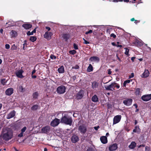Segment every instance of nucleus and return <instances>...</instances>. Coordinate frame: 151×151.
<instances>
[{
    "mask_svg": "<svg viewBox=\"0 0 151 151\" xmlns=\"http://www.w3.org/2000/svg\"><path fill=\"white\" fill-rule=\"evenodd\" d=\"M3 137V139L5 141H8L11 139L13 137L12 131L9 128H7L3 130L1 134Z\"/></svg>",
    "mask_w": 151,
    "mask_h": 151,
    "instance_id": "1",
    "label": "nucleus"
},
{
    "mask_svg": "<svg viewBox=\"0 0 151 151\" xmlns=\"http://www.w3.org/2000/svg\"><path fill=\"white\" fill-rule=\"evenodd\" d=\"M73 122L72 117L69 116L68 114H65L62 116L60 119V122L66 125H71Z\"/></svg>",
    "mask_w": 151,
    "mask_h": 151,
    "instance_id": "2",
    "label": "nucleus"
},
{
    "mask_svg": "<svg viewBox=\"0 0 151 151\" xmlns=\"http://www.w3.org/2000/svg\"><path fill=\"white\" fill-rule=\"evenodd\" d=\"M116 88L117 89H119L120 88V86L119 84L115 83V82L112 83L110 85L105 86L106 89L108 90L112 91V88L113 90H115L114 88Z\"/></svg>",
    "mask_w": 151,
    "mask_h": 151,
    "instance_id": "3",
    "label": "nucleus"
},
{
    "mask_svg": "<svg viewBox=\"0 0 151 151\" xmlns=\"http://www.w3.org/2000/svg\"><path fill=\"white\" fill-rule=\"evenodd\" d=\"M66 87L63 85H61L58 87L56 89V91L59 94H62L65 92Z\"/></svg>",
    "mask_w": 151,
    "mask_h": 151,
    "instance_id": "4",
    "label": "nucleus"
},
{
    "mask_svg": "<svg viewBox=\"0 0 151 151\" xmlns=\"http://www.w3.org/2000/svg\"><path fill=\"white\" fill-rule=\"evenodd\" d=\"M84 96V91L81 90L76 94L75 98L77 100H80L82 99Z\"/></svg>",
    "mask_w": 151,
    "mask_h": 151,
    "instance_id": "5",
    "label": "nucleus"
},
{
    "mask_svg": "<svg viewBox=\"0 0 151 151\" xmlns=\"http://www.w3.org/2000/svg\"><path fill=\"white\" fill-rule=\"evenodd\" d=\"M78 130L81 134H84L86 132L87 128L85 125L83 124L79 126Z\"/></svg>",
    "mask_w": 151,
    "mask_h": 151,
    "instance_id": "6",
    "label": "nucleus"
},
{
    "mask_svg": "<svg viewBox=\"0 0 151 151\" xmlns=\"http://www.w3.org/2000/svg\"><path fill=\"white\" fill-rule=\"evenodd\" d=\"M132 101L133 100L131 98H125L123 101V103L126 106H129L132 104Z\"/></svg>",
    "mask_w": 151,
    "mask_h": 151,
    "instance_id": "7",
    "label": "nucleus"
},
{
    "mask_svg": "<svg viewBox=\"0 0 151 151\" xmlns=\"http://www.w3.org/2000/svg\"><path fill=\"white\" fill-rule=\"evenodd\" d=\"M71 141L72 143H75L77 142L79 140V137L76 134H73L71 138Z\"/></svg>",
    "mask_w": 151,
    "mask_h": 151,
    "instance_id": "8",
    "label": "nucleus"
},
{
    "mask_svg": "<svg viewBox=\"0 0 151 151\" xmlns=\"http://www.w3.org/2000/svg\"><path fill=\"white\" fill-rule=\"evenodd\" d=\"M141 99L144 101H147L151 99V94L144 95L141 97Z\"/></svg>",
    "mask_w": 151,
    "mask_h": 151,
    "instance_id": "9",
    "label": "nucleus"
},
{
    "mask_svg": "<svg viewBox=\"0 0 151 151\" xmlns=\"http://www.w3.org/2000/svg\"><path fill=\"white\" fill-rule=\"evenodd\" d=\"M50 130V127L48 126H46L43 127L41 131L42 133L47 134L49 132Z\"/></svg>",
    "mask_w": 151,
    "mask_h": 151,
    "instance_id": "10",
    "label": "nucleus"
},
{
    "mask_svg": "<svg viewBox=\"0 0 151 151\" xmlns=\"http://www.w3.org/2000/svg\"><path fill=\"white\" fill-rule=\"evenodd\" d=\"M60 119L57 118H55L50 123V125L53 127L57 126L60 123Z\"/></svg>",
    "mask_w": 151,
    "mask_h": 151,
    "instance_id": "11",
    "label": "nucleus"
},
{
    "mask_svg": "<svg viewBox=\"0 0 151 151\" xmlns=\"http://www.w3.org/2000/svg\"><path fill=\"white\" fill-rule=\"evenodd\" d=\"M122 116L121 115L115 116L113 119V124H116L119 123L121 120Z\"/></svg>",
    "mask_w": 151,
    "mask_h": 151,
    "instance_id": "12",
    "label": "nucleus"
},
{
    "mask_svg": "<svg viewBox=\"0 0 151 151\" xmlns=\"http://www.w3.org/2000/svg\"><path fill=\"white\" fill-rule=\"evenodd\" d=\"M23 72H24L23 70L22 69H20L16 71L15 74L18 77L23 78L24 77V76L22 75Z\"/></svg>",
    "mask_w": 151,
    "mask_h": 151,
    "instance_id": "13",
    "label": "nucleus"
},
{
    "mask_svg": "<svg viewBox=\"0 0 151 151\" xmlns=\"http://www.w3.org/2000/svg\"><path fill=\"white\" fill-rule=\"evenodd\" d=\"M13 89L12 88H9L6 90L5 93L6 95L10 96L13 93Z\"/></svg>",
    "mask_w": 151,
    "mask_h": 151,
    "instance_id": "14",
    "label": "nucleus"
},
{
    "mask_svg": "<svg viewBox=\"0 0 151 151\" xmlns=\"http://www.w3.org/2000/svg\"><path fill=\"white\" fill-rule=\"evenodd\" d=\"M16 111L14 110L11 111L8 114L6 117V118L8 119H10L14 117L15 115Z\"/></svg>",
    "mask_w": 151,
    "mask_h": 151,
    "instance_id": "15",
    "label": "nucleus"
},
{
    "mask_svg": "<svg viewBox=\"0 0 151 151\" xmlns=\"http://www.w3.org/2000/svg\"><path fill=\"white\" fill-rule=\"evenodd\" d=\"M117 145L116 143L113 144L109 147V150L110 151L115 150L117 148Z\"/></svg>",
    "mask_w": 151,
    "mask_h": 151,
    "instance_id": "16",
    "label": "nucleus"
},
{
    "mask_svg": "<svg viewBox=\"0 0 151 151\" xmlns=\"http://www.w3.org/2000/svg\"><path fill=\"white\" fill-rule=\"evenodd\" d=\"M99 83L96 81H94L92 82L91 87L93 89L95 90L99 87Z\"/></svg>",
    "mask_w": 151,
    "mask_h": 151,
    "instance_id": "17",
    "label": "nucleus"
},
{
    "mask_svg": "<svg viewBox=\"0 0 151 151\" xmlns=\"http://www.w3.org/2000/svg\"><path fill=\"white\" fill-rule=\"evenodd\" d=\"M89 60L91 61H97L99 62L100 61L99 58L97 56H92L89 59Z\"/></svg>",
    "mask_w": 151,
    "mask_h": 151,
    "instance_id": "18",
    "label": "nucleus"
},
{
    "mask_svg": "<svg viewBox=\"0 0 151 151\" xmlns=\"http://www.w3.org/2000/svg\"><path fill=\"white\" fill-rule=\"evenodd\" d=\"M150 73L148 70H145L144 72L141 75L142 78H147L149 76Z\"/></svg>",
    "mask_w": 151,
    "mask_h": 151,
    "instance_id": "19",
    "label": "nucleus"
},
{
    "mask_svg": "<svg viewBox=\"0 0 151 151\" xmlns=\"http://www.w3.org/2000/svg\"><path fill=\"white\" fill-rule=\"evenodd\" d=\"M52 33L50 32H45L44 35V37L48 39H50L51 37Z\"/></svg>",
    "mask_w": 151,
    "mask_h": 151,
    "instance_id": "20",
    "label": "nucleus"
},
{
    "mask_svg": "<svg viewBox=\"0 0 151 151\" xmlns=\"http://www.w3.org/2000/svg\"><path fill=\"white\" fill-rule=\"evenodd\" d=\"M70 37V35L69 34H64L62 35V37L63 38V39L65 40V41H67L69 39Z\"/></svg>",
    "mask_w": 151,
    "mask_h": 151,
    "instance_id": "21",
    "label": "nucleus"
},
{
    "mask_svg": "<svg viewBox=\"0 0 151 151\" xmlns=\"http://www.w3.org/2000/svg\"><path fill=\"white\" fill-rule=\"evenodd\" d=\"M100 140L101 142L104 144H106L107 142V139L106 136H102L100 138Z\"/></svg>",
    "mask_w": 151,
    "mask_h": 151,
    "instance_id": "22",
    "label": "nucleus"
},
{
    "mask_svg": "<svg viewBox=\"0 0 151 151\" xmlns=\"http://www.w3.org/2000/svg\"><path fill=\"white\" fill-rule=\"evenodd\" d=\"M22 26L24 29H28L31 28L32 27V25L31 24L26 23L23 24Z\"/></svg>",
    "mask_w": 151,
    "mask_h": 151,
    "instance_id": "23",
    "label": "nucleus"
},
{
    "mask_svg": "<svg viewBox=\"0 0 151 151\" xmlns=\"http://www.w3.org/2000/svg\"><path fill=\"white\" fill-rule=\"evenodd\" d=\"M27 129V127H24L21 130V133L18 135V137H21L23 136V133Z\"/></svg>",
    "mask_w": 151,
    "mask_h": 151,
    "instance_id": "24",
    "label": "nucleus"
},
{
    "mask_svg": "<svg viewBox=\"0 0 151 151\" xmlns=\"http://www.w3.org/2000/svg\"><path fill=\"white\" fill-rule=\"evenodd\" d=\"M136 144L135 142H132L129 146V147L130 149H133L136 147Z\"/></svg>",
    "mask_w": 151,
    "mask_h": 151,
    "instance_id": "25",
    "label": "nucleus"
},
{
    "mask_svg": "<svg viewBox=\"0 0 151 151\" xmlns=\"http://www.w3.org/2000/svg\"><path fill=\"white\" fill-rule=\"evenodd\" d=\"M91 100L92 101L94 102H97L99 101L98 97L96 95H94L92 97Z\"/></svg>",
    "mask_w": 151,
    "mask_h": 151,
    "instance_id": "26",
    "label": "nucleus"
},
{
    "mask_svg": "<svg viewBox=\"0 0 151 151\" xmlns=\"http://www.w3.org/2000/svg\"><path fill=\"white\" fill-rule=\"evenodd\" d=\"M58 71L59 73H64V69L63 66V65L61 66L60 68L58 69Z\"/></svg>",
    "mask_w": 151,
    "mask_h": 151,
    "instance_id": "27",
    "label": "nucleus"
},
{
    "mask_svg": "<svg viewBox=\"0 0 151 151\" xmlns=\"http://www.w3.org/2000/svg\"><path fill=\"white\" fill-rule=\"evenodd\" d=\"M140 130H141L139 128V126L138 125H137L134 127V129L133 130V132H134L136 133L137 132H140Z\"/></svg>",
    "mask_w": 151,
    "mask_h": 151,
    "instance_id": "28",
    "label": "nucleus"
},
{
    "mask_svg": "<svg viewBox=\"0 0 151 151\" xmlns=\"http://www.w3.org/2000/svg\"><path fill=\"white\" fill-rule=\"evenodd\" d=\"M39 108V106L38 105H34L31 108V109L33 111L36 110Z\"/></svg>",
    "mask_w": 151,
    "mask_h": 151,
    "instance_id": "29",
    "label": "nucleus"
},
{
    "mask_svg": "<svg viewBox=\"0 0 151 151\" xmlns=\"http://www.w3.org/2000/svg\"><path fill=\"white\" fill-rule=\"evenodd\" d=\"M135 95L137 96H138L140 94V88H137L135 89Z\"/></svg>",
    "mask_w": 151,
    "mask_h": 151,
    "instance_id": "30",
    "label": "nucleus"
},
{
    "mask_svg": "<svg viewBox=\"0 0 151 151\" xmlns=\"http://www.w3.org/2000/svg\"><path fill=\"white\" fill-rule=\"evenodd\" d=\"M39 93L37 92H35L34 93L32 94L33 99H37Z\"/></svg>",
    "mask_w": 151,
    "mask_h": 151,
    "instance_id": "31",
    "label": "nucleus"
},
{
    "mask_svg": "<svg viewBox=\"0 0 151 151\" xmlns=\"http://www.w3.org/2000/svg\"><path fill=\"white\" fill-rule=\"evenodd\" d=\"M93 70V67L91 64H90L88 67L87 71L88 72H91Z\"/></svg>",
    "mask_w": 151,
    "mask_h": 151,
    "instance_id": "32",
    "label": "nucleus"
},
{
    "mask_svg": "<svg viewBox=\"0 0 151 151\" xmlns=\"http://www.w3.org/2000/svg\"><path fill=\"white\" fill-rule=\"evenodd\" d=\"M36 32V29H35L32 32H30L29 31H28L27 33V35L28 36L32 35H33L34 33H35Z\"/></svg>",
    "mask_w": 151,
    "mask_h": 151,
    "instance_id": "33",
    "label": "nucleus"
},
{
    "mask_svg": "<svg viewBox=\"0 0 151 151\" xmlns=\"http://www.w3.org/2000/svg\"><path fill=\"white\" fill-rule=\"evenodd\" d=\"M6 82L7 81H6V79L5 78H3L1 80V84H2L3 86L5 85Z\"/></svg>",
    "mask_w": 151,
    "mask_h": 151,
    "instance_id": "34",
    "label": "nucleus"
},
{
    "mask_svg": "<svg viewBox=\"0 0 151 151\" xmlns=\"http://www.w3.org/2000/svg\"><path fill=\"white\" fill-rule=\"evenodd\" d=\"M37 39L36 37L35 36H31L29 38V40L32 42L35 41Z\"/></svg>",
    "mask_w": 151,
    "mask_h": 151,
    "instance_id": "35",
    "label": "nucleus"
},
{
    "mask_svg": "<svg viewBox=\"0 0 151 151\" xmlns=\"http://www.w3.org/2000/svg\"><path fill=\"white\" fill-rule=\"evenodd\" d=\"M11 35L12 37H15L16 36L17 32L15 31L12 30L11 32Z\"/></svg>",
    "mask_w": 151,
    "mask_h": 151,
    "instance_id": "36",
    "label": "nucleus"
},
{
    "mask_svg": "<svg viewBox=\"0 0 151 151\" xmlns=\"http://www.w3.org/2000/svg\"><path fill=\"white\" fill-rule=\"evenodd\" d=\"M130 82V80H128L125 81L123 83V86L126 87V84L129 83Z\"/></svg>",
    "mask_w": 151,
    "mask_h": 151,
    "instance_id": "37",
    "label": "nucleus"
},
{
    "mask_svg": "<svg viewBox=\"0 0 151 151\" xmlns=\"http://www.w3.org/2000/svg\"><path fill=\"white\" fill-rule=\"evenodd\" d=\"M17 47L15 46V44H14L11 47V50H17Z\"/></svg>",
    "mask_w": 151,
    "mask_h": 151,
    "instance_id": "38",
    "label": "nucleus"
},
{
    "mask_svg": "<svg viewBox=\"0 0 151 151\" xmlns=\"http://www.w3.org/2000/svg\"><path fill=\"white\" fill-rule=\"evenodd\" d=\"M69 53L71 54L74 55L76 53V51L75 50H73L69 51Z\"/></svg>",
    "mask_w": 151,
    "mask_h": 151,
    "instance_id": "39",
    "label": "nucleus"
},
{
    "mask_svg": "<svg viewBox=\"0 0 151 151\" xmlns=\"http://www.w3.org/2000/svg\"><path fill=\"white\" fill-rule=\"evenodd\" d=\"M50 58H51L52 59V60H55L56 58V57L52 54H51L50 55Z\"/></svg>",
    "mask_w": 151,
    "mask_h": 151,
    "instance_id": "40",
    "label": "nucleus"
},
{
    "mask_svg": "<svg viewBox=\"0 0 151 151\" xmlns=\"http://www.w3.org/2000/svg\"><path fill=\"white\" fill-rule=\"evenodd\" d=\"M86 151H95V150L93 147H89L87 149Z\"/></svg>",
    "mask_w": 151,
    "mask_h": 151,
    "instance_id": "41",
    "label": "nucleus"
},
{
    "mask_svg": "<svg viewBox=\"0 0 151 151\" xmlns=\"http://www.w3.org/2000/svg\"><path fill=\"white\" fill-rule=\"evenodd\" d=\"M126 51L125 52V54L127 55H129V49L127 48H125Z\"/></svg>",
    "mask_w": 151,
    "mask_h": 151,
    "instance_id": "42",
    "label": "nucleus"
},
{
    "mask_svg": "<svg viewBox=\"0 0 151 151\" xmlns=\"http://www.w3.org/2000/svg\"><path fill=\"white\" fill-rule=\"evenodd\" d=\"M26 40H24V42H25L23 44V49L24 50L26 49V48L25 47V46H27V44L26 43Z\"/></svg>",
    "mask_w": 151,
    "mask_h": 151,
    "instance_id": "43",
    "label": "nucleus"
},
{
    "mask_svg": "<svg viewBox=\"0 0 151 151\" xmlns=\"http://www.w3.org/2000/svg\"><path fill=\"white\" fill-rule=\"evenodd\" d=\"M73 46V48L75 50H78V45L74 43Z\"/></svg>",
    "mask_w": 151,
    "mask_h": 151,
    "instance_id": "44",
    "label": "nucleus"
},
{
    "mask_svg": "<svg viewBox=\"0 0 151 151\" xmlns=\"http://www.w3.org/2000/svg\"><path fill=\"white\" fill-rule=\"evenodd\" d=\"M2 139H3V137H2V135L1 134L0 135V145L3 142Z\"/></svg>",
    "mask_w": 151,
    "mask_h": 151,
    "instance_id": "45",
    "label": "nucleus"
},
{
    "mask_svg": "<svg viewBox=\"0 0 151 151\" xmlns=\"http://www.w3.org/2000/svg\"><path fill=\"white\" fill-rule=\"evenodd\" d=\"M83 41H84V42H83V43L84 44H89L90 42L88 41H87L84 38H83Z\"/></svg>",
    "mask_w": 151,
    "mask_h": 151,
    "instance_id": "46",
    "label": "nucleus"
},
{
    "mask_svg": "<svg viewBox=\"0 0 151 151\" xmlns=\"http://www.w3.org/2000/svg\"><path fill=\"white\" fill-rule=\"evenodd\" d=\"M79 68V66L78 65H76L74 66H73L72 68L73 69H78Z\"/></svg>",
    "mask_w": 151,
    "mask_h": 151,
    "instance_id": "47",
    "label": "nucleus"
},
{
    "mask_svg": "<svg viewBox=\"0 0 151 151\" xmlns=\"http://www.w3.org/2000/svg\"><path fill=\"white\" fill-rule=\"evenodd\" d=\"M110 36L111 37H113L114 39L116 37V35L114 33H112L111 34Z\"/></svg>",
    "mask_w": 151,
    "mask_h": 151,
    "instance_id": "48",
    "label": "nucleus"
},
{
    "mask_svg": "<svg viewBox=\"0 0 151 151\" xmlns=\"http://www.w3.org/2000/svg\"><path fill=\"white\" fill-rule=\"evenodd\" d=\"M93 32V31L92 30L90 29L89 31L86 32L85 33L86 35H87L88 34L92 33Z\"/></svg>",
    "mask_w": 151,
    "mask_h": 151,
    "instance_id": "49",
    "label": "nucleus"
},
{
    "mask_svg": "<svg viewBox=\"0 0 151 151\" xmlns=\"http://www.w3.org/2000/svg\"><path fill=\"white\" fill-rule=\"evenodd\" d=\"M5 48L6 49H8L10 48V46L9 44H6L5 45Z\"/></svg>",
    "mask_w": 151,
    "mask_h": 151,
    "instance_id": "50",
    "label": "nucleus"
},
{
    "mask_svg": "<svg viewBox=\"0 0 151 151\" xmlns=\"http://www.w3.org/2000/svg\"><path fill=\"white\" fill-rule=\"evenodd\" d=\"M108 109H110L111 108L112 105L111 104H108L107 105Z\"/></svg>",
    "mask_w": 151,
    "mask_h": 151,
    "instance_id": "51",
    "label": "nucleus"
},
{
    "mask_svg": "<svg viewBox=\"0 0 151 151\" xmlns=\"http://www.w3.org/2000/svg\"><path fill=\"white\" fill-rule=\"evenodd\" d=\"M19 90L20 91L22 92L23 90V88L22 86H19Z\"/></svg>",
    "mask_w": 151,
    "mask_h": 151,
    "instance_id": "52",
    "label": "nucleus"
},
{
    "mask_svg": "<svg viewBox=\"0 0 151 151\" xmlns=\"http://www.w3.org/2000/svg\"><path fill=\"white\" fill-rule=\"evenodd\" d=\"M139 42V46H141L142 45V43H141V42H139L137 40H136L135 42V44L136 45H137V43H138Z\"/></svg>",
    "mask_w": 151,
    "mask_h": 151,
    "instance_id": "53",
    "label": "nucleus"
},
{
    "mask_svg": "<svg viewBox=\"0 0 151 151\" xmlns=\"http://www.w3.org/2000/svg\"><path fill=\"white\" fill-rule=\"evenodd\" d=\"M145 150L147 151H149L150 150V148L149 147L146 146L145 147Z\"/></svg>",
    "mask_w": 151,
    "mask_h": 151,
    "instance_id": "54",
    "label": "nucleus"
},
{
    "mask_svg": "<svg viewBox=\"0 0 151 151\" xmlns=\"http://www.w3.org/2000/svg\"><path fill=\"white\" fill-rule=\"evenodd\" d=\"M99 127V126H98L97 127H94V128L95 130H97Z\"/></svg>",
    "mask_w": 151,
    "mask_h": 151,
    "instance_id": "55",
    "label": "nucleus"
},
{
    "mask_svg": "<svg viewBox=\"0 0 151 151\" xmlns=\"http://www.w3.org/2000/svg\"><path fill=\"white\" fill-rule=\"evenodd\" d=\"M72 79L73 81H75L76 79V76H74L72 77Z\"/></svg>",
    "mask_w": 151,
    "mask_h": 151,
    "instance_id": "56",
    "label": "nucleus"
},
{
    "mask_svg": "<svg viewBox=\"0 0 151 151\" xmlns=\"http://www.w3.org/2000/svg\"><path fill=\"white\" fill-rule=\"evenodd\" d=\"M134 76V74L133 73H132L131 75L129 76V78H133Z\"/></svg>",
    "mask_w": 151,
    "mask_h": 151,
    "instance_id": "57",
    "label": "nucleus"
},
{
    "mask_svg": "<svg viewBox=\"0 0 151 151\" xmlns=\"http://www.w3.org/2000/svg\"><path fill=\"white\" fill-rule=\"evenodd\" d=\"M135 57H133L131 58V60L133 62L134 61V60L135 59Z\"/></svg>",
    "mask_w": 151,
    "mask_h": 151,
    "instance_id": "58",
    "label": "nucleus"
},
{
    "mask_svg": "<svg viewBox=\"0 0 151 151\" xmlns=\"http://www.w3.org/2000/svg\"><path fill=\"white\" fill-rule=\"evenodd\" d=\"M111 70L109 69L108 70V74L109 75L111 74Z\"/></svg>",
    "mask_w": 151,
    "mask_h": 151,
    "instance_id": "59",
    "label": "nucleus"
},
{
    "mask_svg": "<svg viewBox=\"0 0 151 151\" xmlns=\"http://www.w3.org/2000/svg\"><path fill=\"white\" fill-rule=\"evenodd\" d=\"M46 29H47L48 31H50V28L48 27H45Z\"/></svg>",
    "mask_w": 151,
    "mask_h": 151,
    "instance_id": "60",
    "label": "nucleus"
},
{
    "mask_svg": "<svg viewBox=\"0 0 151 151\" xmlns=\"http://www.w3.org/2000/svg\"><path fill=\"white\" fill-rule=\"evenodd\" d=\"M36 72V70L35 69H34L32 71V75H33L34 73Z\"/></svg>",
    "mask_w": 151,
    "mask_h": 151,
    "instance_id": "61",
    "label": "nucleus"
},
{
    "mask_svg": "<svg viewBox=\"0 0 151 151\" xmlns=\"http://www.w3.org/2000/svg\"><path fill=\"white\" fill-rule=\"evenodd\" d=\"M116 57L120 61H121V59H120V58H119V57H118V55L117 54H116Z\"/></svg>",
    "mask_w": 151,
    "mask_h": 151,
    "instance_id": "62",
    "label": "nucleus"
},
{
    "mask_svg": "<svg viewBox=\"0 0 151 151\" xmlns=\"http://www.w3.org/2000/svg\"><path fill=\"white\" fill-rule=\"evenodd\" d=\"M32 77L33 78H37V76L35 75H32Z\"/></svg>",
    "mask_w": 151,
    "mask_h": 151,
    "instance_id": "63",
    "label": "nucleus"
},
{
    "mask_svg": "<svg viewBox=\"0 0 151 151\" xmlns=\"http://www.w3.org/2000/svg\"><path fill=\"white\" fill-rule=\"evenodd\" d=\"M111 44L113 46H116V45L114 42H112Z\"/></svg>",
    "mask_w": 151,
    "mask_h": 151,
    "instance_id": "64",
    "label": "nucleus"
}]
</instances>
